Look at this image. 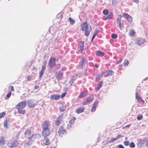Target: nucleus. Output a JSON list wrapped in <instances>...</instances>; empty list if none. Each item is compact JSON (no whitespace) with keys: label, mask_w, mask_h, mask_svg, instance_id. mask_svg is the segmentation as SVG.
<instances>
[{"label":"nucleus","mask_w":148,"mask_h":148,"mask_svg":"<svg viewBox=\"0 0 148 148\" xmlns=\"http://www.w3.org/2000/svg\"><path fill=\"white\" fill-rule=\"evenodd\" d=\"M129 63V62L128 60H125L124 63L125 65H127Z\"/></svg>","instance_id":"8fccbe9b"},{"label":"nucleus","mask_w":148,"mask_h":148,"mask_svg":"<svg viewBox=\"0 0 148 148\" xmlns=\"http://www.w3.org/2000/svg\"><path fill=\"white\" fill-rule=\"evenodd\" d=\"M75 117H73L72 119L69 121L67 125L68 127L71 128V127L72 124L75 122Z\"/></svg>","instance_id":"4be33fe9"},{"label":"nucleus","mask_w":148,"mask_h":148,"mask_svg":"<svg viewBox=\"0 0 148 148\" xmlns=\"http://www.w3.org/2000/svg\"><path fill=\"white\" fill-rule=\"evenodd\" d=\"M103 13L104 15H107L109 13V11L108 10L105 9L103 11Z\"/></svg>","instance_id":"58836bf2"},{"label":"nucleus","mask_w":148,"mask_h":148,"mask_svg":"<svg viewBox=\"0 0 148 148\" xmlns=\"http://www.w3.org/2000/svg\"><path fill=\"white\" fill-rule=\"evenodd\" d=\"M81 26L82 30L85 32V35L88 37L92 29L90 26L88 24L86 21H85L81 24Z\"/></svg>","instance_id":"f03ea898"},{"label":"nucleus","mask_w":148,"mask_h":148,"mask_svg":"<svg viewBox=\"0 0 148 148\" xmlns=\"http://www.w3.org/2000/svg\"><path fill=\"white\" fill-rule=\"evenodd\" d=\"M143 117L142 115L139 114L137 116V119L138 120H140L142 119Z\"/></svg>","instance_id":"e433bc0d"},{"label":"nucleus","mask_w":148,"mask_h":148,"mask_svg":"<svg viewBox=\"0 0 148 148\" xmlns=\"http://www.w3.org/2000/svg\"><path fill=\"white\" fill-rule=\"evenodd\" d=\"M50 122L45 121L42 124V135L43 137H46L49 136L50 134V131L49 128Z\"/></svg>","instance_id":"f257e3e1"},{"label":"nucleus","mask_w":148,"mask_h":148,"mask_svg":"<svg viewBox=\"0 0 148 148\" xmlns=\"http://www.w3.org/2000/svg\"><path fill=\"white\" fill-rule=\"evenodd\" d=\"M117 140H118V139H117L116 137V138H112L110 140V141L109 142V143L113 142L114 141H115Z\"/></svg>","instance_id":"a18cd8bd"},{"label":"nucleus","mask_w":148,"mask_h":148,"mask_svg":"<svg viewBox=\"0 0 148 148\" xmlns=\"http://www.w3.org/2000/svg\"><path fill=\"white\" fill-rule=\"evenodd\" d=\"M76 79L74 76H73L69 82V84L70 85H72L73 82Z\"/></svg>","instance_id":"7c9ffc66"},{"label":"nucleus","mask_w":148,"mask_h":148,"mask_svg":"<svg viewBox=\"0 0 148 148\" xmlns=\"http://www.w3.org/2000/svg\"><path fill=\"white\" fill-rule=\"evenodd\" d=\"M99 103V101H95L94 103L92 105V107L91 110V111L92 112H94L95 111L96 109L97 105Z\"/></svg>","instance_id":"f3484780"},{"label":"nucleus","mask_w":148,"mask_h":148,"mask_svg":"<svg viewBox=\"0 0 148 148\" xmlns=\"http://www.w3.org/2000/svg\"><path fill=\"white\" fill-rule=\"evenodd\" d=\"M66 94V92H64L61 95V98H63V97H64L65 96Z\"/></svg>","instance_id":"3c124183"},{"label":"nucleus","mask_w":148,"mask_h":148,"mask_svg":"<svg viewBox=\"0 0 148 148\" xmlns=\"http://www.w3.org/2000/svg\"><path fill=\"white\" fill-rule=\"evenodd\" d=\"M113 16V14L112 12H110L108 16L106 17V18H104V20L108 19L110 20L111 19Z\"/></svg>","instance_id":"c756f323"},{"label":"nucleus","mask_w":148,"mask_h":148,"mask_svg":"<svg viewBox=\"0 0 148 148\" xmlns=\"http://www.w3.org/2000/svg\"><path fill=\"white\" fill-rule=\"evenodd\" d=\"M36 69V67H33V70H34Z\"/></svg>","instance_id":"0e129e2a"},{"label":"nucleus","mask_w":148,"mask_h":148,"mask_svg":"<svg viewBox=\"0 0 148 148\" xmlns=\"http://www.w3.org/2000/svg\"><path fill=\"white\" fill-rule=\"evenodd\" d=\"M18 144L17 141L14 139L10 140L8 142L7 145L9 148H12L16 146Z\"/></svg>","instance_id":"39448f33"},{"label":"nucleus","mask_w":148,"mask_h":148,"mask_svg":"<svg viewBox=\"0 0 148 148\" xmlns=\"http://www.w3.org/2000/svg\"><path fill=\"white\" fill-rule=\"evenodd\" d=\"M65 108L66 106L62 103H61L60 104V106L59 109L60 112H62L65 110Z\"/></svg>","instance_id":"cd10ccee"},{"label":"nucleus","mask_w":148,"mask_h":148,"mask_svg":"<svg viewBox=\"0 0 148 148\" xmlns=\"http://www.w3.org/2000/svg\"><path fill=\"white\" fill-rule=\"evenodd\" d=\"M58 134L60 136H62L66 132L64 128L62 126H60L58 131Z\"/></svg>","instance_id":"4468645a"},{"label":"nucleus","mask_w":148,"mask_h":148,"mask_svg":"<svg viewBox=\"0 0 148 148\" xmlns=\"http://www.w3.org/2000/svg\"><path fill=\"white\" fill-rule=\"evenodd\" d=\"M63 74V71H60L58 72H56L55 75L57 79L59 80L62 79V77Z\"/></svg>","instance_id":"0eeeda50"},{"label":"nucleus","mask_w":148,"mask_h":148,"mask_svg":"<svg viewBox=\"0 0 148 148\" xmlns=\"http://www.w3.org/2000/svg\"><path fill=\"white\" fill-rule=\"evenodd\" d=\"M122 58H121L119 61H117V62H116L115 63L116 64H118L120 63V62H122Z\"/></svg>","instance_id":"603ef678"},{"label":"nucleus","mask_w":148,"mask_h":148,"mask_svg":"<svg viewBox=\"0 0 148 148\" xmlns=\"http://www.w3.org/2000/svg\"><path fill=\"white\" fill-rule=\"evenodd\" d=\"M103 74L102 73V74H99L97 75L96 78V80H99L102 77Z\"/></svg>","instance_id":"c9c22d12"},{"label":"nucleus","mask_w":148,"mask_h":148,"mask_svg":"<svg viewBox=\"0 0 148 148\" xmlns=\"http://www.w3.org/2000/svg\"><path fill=\"white\" fill-rule=\"evenodd\" d=\"M117 23L119 24L120 28L121 29L123 27V25L121 23V17L117 18Z\"/></svg>","instance_id":"a878e982"},{"label":"nucleus","mask_w":148,"mask_h":148,"mask_svg":"<svg viewBox=\"0 0 148 148\" xmlns=\"http://www.w3.org/2000/svg\"><path fill=\"white\" fill-rule=\"evenodd\" d=\"M11 90L12 91H14V88L13 86H11Z\"/></svg>","instance_id":"052dcab7"},{"label":"nucleus","mask_w":148,"mask_h":148,"mask_svg":"<svg viewBox=\"0 0 148 148\" xmlns=\"http://www.w3.org/2000/svg\"><path fill=\"white\" fill-rule=\"evenodd\" d=\"M31 134V131L30 130L27 129L26 130L24 133L25 137L29 138V136Z\"/></svg>","instance_id":"b1692460"},{"label":"nucleus","mask_w":148,"mask_h":148,"mask_svg":"<svg viewBox=\"0 0 148 148\" xmlns=\"http://www.w3.org/2000/svg\"><path fill=\"white\" fill-rule=\"evenodd\" d=\"M145 42V40L143 38H138L136 39V43L140 45L143 44Z\"/></svg>","instance_id":"6ab92c4d"},{"label":"nucleus","mask_w":148,"mask_h":148,"mask_svg":"<svg viewBox=\"0 0 148 148\" xmlns=\"http://www.w3.org/2000/svg\"><path fill=\"white\" fill-rule=\"evenodd\" d=\"M119 148H124V147L122 145H118Z\"/></svg>","instance_id":"6e6d98bb"},{"label":"nucleus","mask_w":148,"mask_h":148,"mask_svg":"<svg viewBox=\"0 0 148 148\" xmlns=\"http://www.w3.org/2000/svg\"><path fill=\"white\" fill-rule=\"evenodd\" d=\"M88 92L87 90L82 92L78 96V97L79 98H82L85 97L88 94Z\"/></svg>","instance_id":"dca6fc26"},{"label":"nucleus","mask_w":148,"mask_h":148,"mask_svg":"<svg viewBox=\"0 0 148 148\" xmlns=\"http://www.w3.org/2000/svg\"><path fill=\"white\" fill-rule=\"evenodd\" d=\"M39 87V86H36L34 87V89H37Z\"/></svg>","instance_id":"bf43d9fd"},{"label":"nucleus","mask_w":148,"mask_h":148,"mask_svg":"<svg viewBox=\"0 0 148 148\" xmlns=\"http://www.w3.org/2000/svg\"><path fill=\"white\" fill-rule=\"evenodd\" d=\"M85 108L84 107H80L76 109L75 112L77 114H79L83 112Z\"/></svg>","instance_id":"a211bd4d"},{"label":"nucleus","mask_w":148,"mask_h":148,"mask_svg":"<svg viewBox=\"0 0 148 148\" xmlns=\"http://www.w3.org/2000/svg\"><path fill=\"white\" fill-rule=\"evenodd\" d=\"M94 97L93 96H90L88 98L86 99V101L83 103V105H86L90 103L93 100Z\"/></svg>","instance_id":"1a4fd4ad"},{"label":"nucleus","mask_w":148,"mask_h":148,"mask_svg":"<svg viewBox=\"0 0 148 148\" xmlns=\"http://www.w3.org/2000/svg\"><path fill=\"white\" fill-rule=\"evenodd\" d=\"M130 125H130V124H129V125H126V126H124V127H123V129H125V128H127V127H129L130 126Z\"/></svg>","instance_id":"5fc2aeb1"},{"label":"nucleus","mask_w":148,"mask_h":148,"mask_svg":"<svg viewBox=\"0 0 148 148\" xmlns=\"http://www.w3.org/2000/svg\"><path fill=\"white\" fill-rule=\"evenodd\" d=\"M94 67L96 68H98V66L97 64H95L94 65Z\"/></svg>","instance_id":"e2e57ef3"},{"label":"nucleus","mask_w":148,"mask_h":148,"mask_svg":"<svg viewBox=\"0 0 148 148\" xmlns=\"http://www.w3.org/2000/svg\"><path fill=\"white\" fill-rule=\"evenodd\" d=\"M136 97L139 102H142L143 103H144V101L142 100L140 96L138 95V93L137 92L136 93Z\"/></svg>","instance_id":"aec40b11"},{"label":"nucleus","mask_w":148,"mask_h":148,"mask_svg":"<svg viewBox=\"0 0 148 148\" xmlns=\"http://www.w3.org/2000/svg\"><path fill=\"white\" fill-rule=\"evenodd\" d=\"M102 81H101L98 84L97 87L95 88V90L96 91L98 90L102 87Z\"/></svg>","instance_id":"bb28decb"},{"label":"nucleus","mask_w":148,"mask_h":148,"mask_svg":"<svg viewBox=\"0 0 148 148\" xmlns=\"http://www.w3.org/2000/svg\"><path fill=\"white\" fill-rule=\"evenodd\" d=\"M44 72L40 71L39 73V77L40 78L42 77V76L44 74Z\"/></svg>","instance_id":"49530a36"},{"label":"nucleus","mask_w":148,"mask_h":148,"mask_svg":"<svg viewBox=\"0 0 148 148\" xmlns=\"http://www.w3.org/2000/svg\"><path fill=\"white\" fill-rule=\"evenodd\" d=\"M129 146L130 147L132 148H134L135 147V145L133 142L129 144Z\"/></svg>","instance_id":"a19ab883"},{"label":"nucleus","mask_w":148,"mask_h":148,"mask_svg":"<svg viewBox=\"0 0 148 148\" xmlns=\"http://www.w3.org/2000/svg\"><path fill=\"white\" fill-rule=\"evenodd\" d=\"M136 32L133 29H131L129 32V34L131 37L134 36Z\"/></svg>","instance_id":"c85d7f7f"},{"label":"nucleus","mask_w":148,"mask_h":148,"mask_svg":"<svg viewBox=\"0 0 148 148\" xmlns=\"http://www.w3.org/2000/svg\"><path fill=\"white\" fill-rule=\"evenodd\" d=\"M55 61L56 59L54 57H52L50 58L48 62V65L50 67L52 68L56 64Z\"/></svg>","instance_id":"423d86ee"},{"label":"nucleus","mask_w":148,"mask_h":148,"mask_svg":"<svg viewBox=\"0 0 148 148\" xmlns=\"http://www.w3.org/2000/svg\"><path fill=\"white\" fill-rule=\"evenodd\" d=\"M50 148H52V147H50Z\"/></svg>","instance_id":"338daca9"},{"label":"nucleus","mask_w":148,"mask_h":148,"mask_svg":"<svg viewBox=\"0 0 148 148\" xmlns=\"http://www.w3.org/2000/svg\"><path fill=\"white\" fill-rule=\"evenodd\" d=\"M127 138H125V139H127Z\"/></svg>","instance_id":"69168bd1"},{"label":"nucleus","mask_w":148,"mask_h":148,"mask_svg":"<svg viewBox=\"0 0 148 148\" xmlns=\"http://www.w3.org/2000/svg\"><path fill=\"white\" fill-rule=\"evenodd\" d=\"M28 106L30 108H34L35 106V104L32 99L29 100L27 101Z\"/></svg>","instance_id":"f8f14e48"},{"label":"nucleus","mask_w":148,"mask_h":148,"mask_svg":"<svg viewBox=\"0 0 148 148\" xmlns=\"http://www.w3.org/2000/svg\"><path fill=\"white\" fill-rule=\"evenodd\" d=\"M123 16L129 22H131L132 21V17L127 13H124L123 14Z\"/></svg>","instance_id":"9b49d317"},{"label":"nucleus","mask_w":148,"mask_h":148,"mask_svg":"<svg viewBox=\"0 0 148 148\" xmlns=\"http://www.w3.org/2000/svg\"><path fill=\"white\" fill-rule=\"evenodd\" d=\"M117 3V0H112V5H115Z\"/></svg>","instance_id":"79ce46f5"},{"label":"nucleus","mask_w":148,"mask_h":148,"mask_svg":"<svg viewBox=\"0 0 148 148\" xmlns=\"http://www.w3.org/2000/svg\"><path fill=\"white\" fill-rule=\"evenodd\" d=\"M5 140L3 137H2L0 140V144L2 145H4L5 144Z\"/></svg>","instance_id":"2f4dec72"},{"label":"nucleus","mask_w":148,"mask_h":148,"mask_svg":"<svg viewBox=\"0 0 148 148\" xmlns=\"http://www.w3.org/2000/svg\"><path fill=\"white\" fill-rule=\"evenodd\" d=\"M11 92H9L6 95L5 98L6 99H7L8 98H9L11 96Z\"/></svg>","instance_id":"ea45409f"},{"label":"nucleus","mask_w":148,"mask_h":148,"mask_svg":"<svg viewBox=\"0 0 148 148\" xmlns=\"http://www.w3.org/2000/svg\"><path fill=\"white\" fill-rule=\"evenodd\" d=\"M41 137V135L40 134L36 133L32 134L31 137H29L28 138L29 140L25 144V147H27L28 145L31 144L32 142L34 141V139H38Z\"/></svg>","instance_id":"20e7f679"},{"label":"nucleus","mask_w":148,"mask_h":148,"mask_svg":"<svg viewBox=\"0 0 148 148\" xmlns=\"http://www.w3.org/2000/svg\"><path fill=\"white\" fill-rule=\"evenodd\" d=\"M8 122V119H6V120L4 121L3 123L4 126L7 128H8V126L7 124Z\"/></svg>","instance_id":"72a5a7b5"},{"label":"nucleus","mask_w":148,"mask_h":148,"mask_svg":"<svg viewBox=\"0 0 148 148\" xmlns=\"http://www.w3.org/2000/svg\"><path fill=\"white\" fill-rule=\"evenodd\" d=\"M133 2L138 3L139 2V0H132Z\"/></svg>","instance_id":"13d9d810"},{"label":"nucleus","mask_w":148,"mask_h":148,"mask_svg":"<svg viewBox=\"0 0 148 148\" xmlns=\"http://www.w3.org/2000/svg\"><path fill=\"white\" fill-rule=\"evenodd\" d=\"M122 137V136L121 135H119L118 136H117L116 137L118 139H119L121 137Z\"/></svg>","instance_id":"4d7b16f0"},{"label":"nucleus","mask_w":148,"mask_h":148,"mask_svg":"<svg viewBox=\"0 0 148 148\" xmlns=\"http://www.w3.org/2000/svg\"><path fill=\"white\" fill-rule=\"evenodd\" d=\"M98 31L97 30H96L94 32L93 35L92 37V40H93L95 38V37L97 35L98 33Z\"/></svg>","instance_id":"4c0bfd02"},{"label":"nucleus","mask_w":148,"mask_h":148,"mask_svg":"<svg viewBox=\"0 0 148 148\" xmlns=\"http://www.w3.org/2000/svg\"><path fill=\"white\" fill-rule=\"evenodd\" d=\"M63 116V114H62L57 117L55 122V123L56 125L58 126L60 123Z\"/></svg>","instance_id":"9d476101"},{"label":"nucleus","mask_w":148,"mask_h":148,"mask_svg":"<svg viewBox=\"0 0 148 148\" xmlns=\"http://www.w3.org/2000/svg\"><path fill=\"white\" fill-rule=\"evenodd\" d=\"M84 58H83L82 59L81 61L80 62V63H81V65H82L84 63Z\"/></svg>","instance_id":"864d4df0"},{"label":"nucleus","mask_w":148,"mask_h":148,"mask_svg":"<svg viewBox=\"0 0 148 148\" xmlns=\"http://www.w3.org/2000/svg\"><path fill=\"white\" fill-rule=\"evenodd\" d=\"M5 115V112H2L0 113V118L3 117Z\"/></svg>","instance_id":"37998d69"},{"label":"nucleus","mask_w":148,"mask_h":148,"mask_svg":"<svg viewBox=\"0 0 148 148\" xmlns=\"http://www.w3.org/2000/svg\"><path fill=\"white\" fill-rule=\"evenodd\" d=\"M146 145L147 147H148V140L146 142Z\"/></svg>","instance_id":"680f3d73"},{"label":"nucleus","mask_w":148,"mask_h":148,"mask_svg":"<svg viewBox=\"0 0 148 148\" xmlns=\"http://www.w3.org/2000/svg\"><path fill=\"white\" fill-rule=\"evenodd\" d=\"M145 140H140L138 143L137 146L139 147H141L145 143Z\"/></svg>","instance_id":"5701e85b"},{"label":"nucleus","mask_w":148,"mask_h":148,"mask_svg":"<svg viewBox=\"0 0 148 148\" xmlns=\"http://www.w3.org/2000/svg\"><path fill=\"white\" fill-rule=\"evenodd\" d=\"M44 138L43 140V143L46 145H49L50 143L49 139L47 137Z\"/></svg>","instance_id":"412c9836"},{"label":"nucleus","mask_w":148,"mask_h":148,"mask_svg":"<svg viewBox=\"0 0 148 148\" xmlns=\"http://www.w3.org/2000/svg\"><path fill=\"white\" fill-rule=\"evenodd\" d=\"M69 20L70 24L72 25L74 24L75 23V21L74 19H72L71 17L69 18Z\"/></svg>","instance_id":"f704fd0d"},{"label":"nucleus","mask_w":148,"mask_h":148,"mask_svg":"<svg viewBox=\"0 0 148 148\" xmlns=\"http://www.w3.org/2000/svg\"><path fill=\"white\" fill-rule=\"evenodd\" d=\"M60 96L59 95L54 94L51 95L50 99L51 100L55 99L56 100L60 99Z\"/></svg>","instance_id":"ddd939ff"},{"label":"nucleus","mask_w":148,"mask_h":148,"mask_svg":"<svg viewBox=\"0 0 148 148\" xmlns=\"http://www.w3.org/2000/svg\"><path fill=\"white\" fill-rule=\"evenodd\" d=\"M31 77L30 75H28L27 77V81H29L31 78Z\"/></svg>","instance_id":"09e8293b"},{"label":"nucleus","mask_w":148,"mask_h":148,"mask_svg":"<svg viewBox=\"0 0 148 148\" xmlns=\"http://www.w3.org/2000/svg\"><path fill=\"white\" fill-rule=\"evenodd\" d=\"M112 37L114 39H115L117 37V35L116 34H113L112 35Z\"/></svg>","instance_id":"de8ad7c7"},{"label":"nucleus","mask_w":148,"mask_h":148,"mask_svg":"<svg viewBox=\"0 0 148 148\" xmlns=\"http://www.w3.org/2000/svg\"><path fill=\"white\" fill-rule=\"evenodd\" d=\"M97 56L102 57L104 55V53L100 51H97L96 53Z\"/></svg>","instance_id":"393cba45"},{"label":"nucleus","mask_w":148,"mask_h":148,"mask_svg":"<svg viewBox=\"0 0 148 148\" xmlns=\"http://www.w3.org/2000/svg\"><path fill=\"white\" fill-rule=\"evenodd\" d=\"M84 42L80 41L78 42V49L79 51L82 53L84 50Z\"/></svg>","instance_id":"6e6552de"},{"label":"nucleus","mask_w":148,"mask_h":148,"mask_svg":"<svg viewBox=\"0 0 148 148\" xmlns=\"http://www.w3.org/2000/svg\"><path fill=\"white\" fill-rule=\"evenodd\" d=\"M27 104V101H23L19 103L16 106V108L18 110V113L19 114H25V110L23 108L25 107Z\"/></svg>","instance_id":"7ed1b4c3"},{"label":"nucleus","mask_w":148,"mask_h":148,"mask_svg":"<svg viewBox=\"0 0 148 148\" xmlns=\"http://www.w3.org/2000/svg\"><path fill=\"white\" fill-rule=\"evenodd\" d=\"M114 73V72L112 71L109 70L105 71L103 73V75L105 77H106L108 76L112 75Z\"/></svg>","instance_id":"2eb2a0df"},{"label":"nucleus","mask_w":148,"mask_h":148,"mask_svg":"<svg viewBox=\"0 0 148 148\" xmlns=\"http://www.w3.org/2000/svg\"><path fill=\"white\" fill-rule=\"evenodd\" d=\"M124 144L126 146H127L130 144L129 142L127 140H126L124 142Z\"/></svg>","instance_id":"c03bdc74"},{"label":"nucleus","mask_w":148,"mask_h":148,"mask_svg":"<svg viewBox=\"0 0 148 148\" xmlns=\"http://www.w3.org/2000/svg\"><path fill=\"white\" fill-rule=\"evenodd\" d=\"M47 62L45 61V62L44 65L42 66V69L41 70V71L44 72L46 68Z\"/></svg>","instance_id":"473e14b6"}]
</instances>
